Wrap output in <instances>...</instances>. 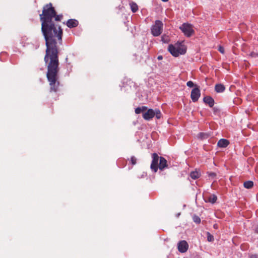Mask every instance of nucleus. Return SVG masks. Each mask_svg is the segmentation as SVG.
<instances>
[{"instance_id": "1", "label": "nucleus", "mask_w": 258, "mask_h": 258, "mask_svg": "<svg viewBox=\"0 0 258 258\" xmlns=\"http://www.w3.org/2000/svg\"><path fill=\"white\" fill-rule=\"evenodd\" d=\"M53 18L55 21L59 22L62 16L57 15L52 4L49 3L44 6L42 13L40 15L41 31L45 40L46 50L59 49V46L62 45V29L52 21Z\"/></svg>"}, {"instance_id": "2", "label": "nucleus", "mask_w": 258, "mask_h": 258, "mask_svg": "<svg viewBox=\"0 0 258 258\" xmlns=\"http://www.w3.org/2000/svg\"><path fill=\"white\" fill-rule=\"evenodd\" d=\"M59 49L46 50L44 61L47 64L46 77L50 86L51 92H56L60 86L58 80L59 72Z\"/></svg>"}, {"instance_id": "3", "label": "nucleus", "mask_w": 258, "mask_h": 258, "mask_svg": "<svg viewBox=\"0 0 258 258\" xmlns=\"http://www.w3.org/2000/svg\"><path fill=\"white\" fill-rule=\"evenodd\" d=\"M168 50L173 56L177 57L180 54H185L186 48L184 46L176 47L173 45L170 44L168 46Z\"/></svg>"}, {"instance_id": "4", "label": "nucleus", "mask_w": 258, "mask_h": 258, "mask_svg": "<svg viewBox=\"0 0 258 258\" xmlns=\"http://www.w3.org/2000/svg\"><path fill=\"white\" fill-rule=\"evenodd\" d=\"M163 23L159 20H156L155 24L151 28V33L154 36H159L162 32Z\"/></svg>"}, {"instance_id": "5", "label": "nucleus", "mask_w": 258, "mask_h": 258, "mask_svg": "<svg viewBox=\"0 0 258 258\" xmlns=\"http://www.w3.org/2000/svg\"><path fill=\"white\" fill-rule=\"evenodd\" d=\"M179 29L188 37H190L194 33V30L192 25L188 23H183L180 26Z\"/></svg>"}, {"instance_id": "6", "label": "nucleus", "mask_w": 258, "mask_h": 258, "mask_svg": "<svg viewBox=\"0 0 258 258\" xmlns=\"http://www.w3.org/2000/svg\"><path fill=\"white\" fill-rule=\"evenodd\" d=\"M152 161L151 164V169L154 172H156L158 169V161L160 159V157L158 154L156 153L152 154Z\"/></svg>"}, {"instance_id": "7", "label": "nucleus", "mask_w": 258, "mask_h": 258, "mask_svg": "<svg viewBox=\"0 0 258 258\" xmlns=\"http://www.w3.org/2000/svg\"><path fill=\"white\" fill-rule=\"evenodd\" d=\"M201 96V92L199 87L194 88L191 92V99L193 102H197Z\"/></svg>"}, {"instance_id": "8", "label": "nucleus", "mask_w": 258, "mask_h": 258, "mask_svg": "<svg viewBox=\"0 0 258 258\" xmlns=\"http://www.w3.org/2000/svg\"><path fill=\"white\" fill-rule=\"evenodd\" d=\"M188 248V244L185 240H182L178 243V249L181 253L185 252Z\"/></svg>"}, {"instance_id": "9", "label": "nucleus", "mask_w": 258, "mask_h": 258, "mask_svg": "<svg viewBox=\"0 0 258 258\" xmlns=\"http://www.w3.org/2000/svg\"><path fill=\"white\" fill-rule=\"evenodd\" d=\"M154 116V110L152 109H149L147 112H145L143 114V117L146 120H149Z\"/></svg>"}, {"instance_id": "10", "label": "nucleus", "mask_w": 258, "mask_h": 258, "mask_svg": "<svg viewBox=\"0 0 258 258\" xmlns=\"http://www.w3.org/2000/svg\"><path fill=\"white\" fill-rule=\"evenodd\" d=\"M167 160L163 157H160V162L158 165V168L160 170H163L165 167H167Z\"/></svg>"}, {"instance_id": "11", "label": "nucleus", "mask_w": 258, "mask_h": 258, "mask_svg": "<svg viewBox=\"0 0 258 258\" xmlns=\"http://www.w3.org/2000/svg\"><path fill=\"white\" fill-rule=\"evenodd\" d=\"M229 144V141L225 139H220L217 143V146L220 148H225Z\"/></svg>"}, {"instance_id": "12", "label": "nucleus", "mask_w": 258, "mask_h": 258, "mask_svg": "<svg viewBox=\"0 0 258 258\" xmlns=\"http://www.w3.org/2000/svg\"><path fill=\"white\" fill-rule=\"evenodd\" d=\"M78 24V21L75 19H69L67 22V26L70 28L76 27Z\"/></svg>"}, {"instance_id": "13", "label": "nucleus", "mask_w": 258, "mask_h": 258, "mask_svg": "<svg viewBox=\"0 0 258 258\" xmlns=\"http://www.w3.org/2000/svg\"><path fill=\"white\" fill-rule=\"evenodd\" d=\"M204 101L208 104L210 107H212L214 105V100L210 96H206L204 98Z\"/></svg>"}, {"instance_id": "14", "label": "nucleus", "mask_w": 258, "mask_h": 258, "mask_svg": "<svg viewBox=\"0 0 258 258\" xmlns=\"http://www.w3.org/2000/svg\"><path fill=\"white\" fill-rule=\"evenodd\" d=\"M215 90L217 93H222L225 91V87L222 84H218L215 85Z\"/></svg>"}, {"instance_id": "15", "label": "nucleus", "mask_w": 258, "mask_h": 258, "mask_svg": "<svg viewBox=\"0 0 258 258\" xmlns=\"http://www.w3.org/2000/svg\"><path fill=\"white\" fill-rule=\"evenodd\" d=\"M130 6L132 11L133 13L136 12L138 10V6L134 2L130 3Z\"/></svg>"}, {"instance_id": "16", "label": "nucleus", "mask_w": 258, "mask_h": 258, "mask_svg": "<svg viewBox=\"0 0 258 258\" xmlns=\"http://www.w3.org/2000/svg\"><path fill=\"white\" fill-rule=\"evenodd\" d=\"M190 176L193 179H196L201 176V173L198 171H192L190 172Z\"/></svg>"}, {"instance_id": "17", "label": "nucleus", "mask_w": 258, "mask_h": 258, "mask_svg": "<svg viewBox=\"0 0 258 258\" xmlns=\"http://www.w3.org/2000/svg\"><path fill=\"white\" fill-rule=\"evenodd\" d=\"M244 187L246 188L249 189L253 187V182L252 181H247L243 183Z\"/></svg>"}, {"instance_id": "18", "label": "nucleus", "mask_w": 258, "mask_h": 258, "mask_svg": "<svg viewBox=\"0 0 258 258\" xmlns=\"http://www.w3.org/2000/svg\"><path fill=\"white\" fill-rule=\"evenodd\" d=\"M209 137V135L207 133H200L198 135V137L202 140L208 139Z\"/></svg>"}, {"instance_id": "19", "label": "nucleus", "mask_w": 258, "mask_h": 258, "mask_svg": "<svg viewBox=\"0 0 258 258\" xmlns=\"http://www.w3.org/2000/svg\"><path fill=\"white\" fill-rule=\"evenodd\" d=\"M217 200V196L213 195L210 196L208 198V201L212 204L215 203Z\"/></svg>"}, {"instance_id": "20", "label": "nucleus", "mask_w": 258, "mask_h": 258, "mask_svg": "<svg viewBox=\"0 0 258 258\" xmlns=\"http://www.w3.org/2000/svg\"><path fill=\"white\" fill-rule=\"evenodd\" d=\"M154 116H155L157 119H159L161 117L162 113L159 109H155L154 110Z\"/></svg>"}, {"instance_id": "21", "label": "nucleus", "mask_w": 258, "mask_h": 258, "mask_svg": "<svg viewBox=\"0 0 258 258\" xmlns=\"http://www.w3.org/2000/svg\"><path fill=\"white\" fill-rule=\"evenodd\" d=\"M192 220L197 224H199V223H201V219H200V218L198 216H197L196 215L193 216Z\"/></svg>"}, {"instance_id": "22", "label": "nucleus", "mask_w": 258, "mask_h": 258, "mask_svg": "<svg viewBox=\"0 0 258 258\" xmlns=\"http://www.w3.org/2000/svg\"><path fill=\"white\" fill-rule=\"evenodd\" d=\"M214 236L211 235L209 232H207V240L208 241L211 242L214 241Z\"/></svg>"}, {"instance_id": "23", "label": "nucleus", "mask_w": 258, "mask_h": 258, "mask_svg": "<svg viewBox=\"0 0 258 258\" xmlns=\"http://www.w3.org/2000/svg\"><path fill=\"white\" fill-rule=\"evenodd\" d=\"M131 162L133 165H135L137 163V159L135 156H132L131 158Z\"/></svg>"}, {"instance_id": "24", "label": "nucleus", "mask_w": 258, "mask_h": 258, "mask_svg": "<svg viewBox=\"0 0 258 258\" xmlns=\"http://www.w3.org/2000/svg\"><path fill=\"white\" fill-rule=\"evenodd\" d=\"M248 256L249 258H258V254L256 253H249Z\"/></svg>"}, {"instance_id": "25", "label": "nucleus", "mask_w": 258, "mask_h": 258, "mask_svg": "<svg viewBox=\"0 0 258 258\" xmlns=\"http://www.w3.org/2000/svg\"><path fill=\"white\" fill-rule=\"evenodd\" d=\"M186 85L189 87H192L195 86L194 83L191 81H189L187 82Z\"/></svg>"}, {"instance_id": "26", "label": "nucleus", "mask_w": 258, "mask_h": 258, "mask_svg": "<svg viewBox=\"0 0 258 258\" xmlns=\"http://www.w3.org/2000/svg\"><path fill=\"white\" fill-rule=\"evenodd\" d=\"M141 112H143V111H142V109H141V107H137V108H136V109H135V113L136 114H140Z\"/></svg>"}, {"instance_id": "27", "label": "nucleus", "mask_w": 258, "mask_h": 258, "mask_svg": "<svg viewBox=\"0 0 258 258\" xmlns=\"http://www.w3.org/2000/svg\"><path fill=\"white\" fill-rule=\"evenodd\" d=\"M218 50L222 54L224 53V48L221 46H219Z\"/></svg>"}, {"instance_id": "28", "label": "nucleus", "mask_w": 258, "mask_h": 258, "mask_svg": "<svg viewBox=\"0 0 258 258\" xmlns=\"http://www.w3.org/2000/svg\"><path fill=\"white\" fill-rule=\"evenodd\" d=\"M216 175V173L214 172H210L209 173V176L211 177H215Z\"/></svg>"}, {"instance_id": "29", "label": "nucleus", "mask_w": 258, "mask_h": 258, "mask_svg": "<svg viewBox=\"0 0 258 258\" xmlns=\"http://www.w3.org/2000/svg\"><path fill=\"white\" fill-rule=\"evenodd\" d=\"M141 108L143 112L145 111V110H146L147 109V107L146 106H144L141 107Z\"/></svg>"}, {"instance_id": "30", "label": "nucleus", "mask_w": 258, "mask_h": 258, "mask_svg": "<svg viewBox=\"0 0 258 258\" xmlns=\"http://www.w3.org/2000/svg\"><path fill=\"white\" fill-rule=\"evenodd\" d=\"M164 38H165V36H164L162 37V41L164 42H167V41H168V38L167 37L166 38V40H164Z\"/></svg>"}, {"instance_id": "31", "label": "nucleus", "mask_w": 258, "mask_h": 258, "mask_svg": "<svg viewBox=\"0 0 258 258\" xmlns=\"http://www.w3.org/2000/svg\"><path fill=\"white\" fill-rule=\"evenodd\" d=\"M158 60H161L163 58V57L162 55H159L157 57Z\"/></svg>"}, {"instance_id": "32", "label": "nucleus", "mask_w": 258, "mask_h": 258, "mask_svg": "<svg viewBox=\"0 0 258 258\" xmlns=\"http://www.w3.org/2000/svg\"><path fill=\"white\" fill-rule=\"evenodd\" d=\"M255 232L256 233H258V225H257V227L255 229Z\"/></svg>"}, {"instance_id": "33", "label": "nucleus", "mask_w": 258, "mask_h": 258, "mask_svg": "<svg viewBox=\"0 0 258 258\" xmlns=\"http://www.w3.org/2000/svg\"><path fill=\"white\" fill-rule=\"evenodd\" d=\"M217 227H218V226H217V224H214V228L216 229V228H217Z\"/></svg>"}]
</instances>
